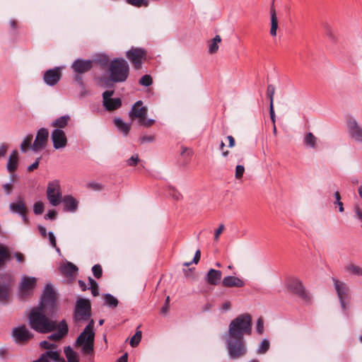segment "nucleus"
<instances>
[{
	"label": "nucleus",
	"instance_id": "1",
	"mask_svg": "<svg viewBox=\"0 0 362 362\" xmlns=\"http://www.w3.org/2000/svg\"><path fill=\"white\" fill-rule=\"evenodd\" d=\"M56 306L54 291L50 284H47L42 295L40 305L33 308L29 315L28 320L30 327L35 331L46 334L54 331L57 327L55 321L49 319L47 315H52Z\"/></svg>",
	"mask_w": 362,
	"mask_h": 362
},
{
	"label": "nucleus",
	"instance_id": "2",
	"mask_svg": "<svg viewBox=\"0 0 362 362\" xmlns=\"http://www.w3.org/2000/svg\"><path fill=\"white\" fill-rule=\"evenodd\" d=\"M252 333V317L247 313L241 314L231 320L228 325L227 335L243 337Z\"/></svg>",
	"mask_w": 362,
	"mask_h": 362
},
{
	"label": "nucleus",
	"instance_id": "3",
	"mask_svg": "<svg viewBox=\"0 0 362 362\" xmlns=\"http://www.w3.org/2000/svg\"><path fill=\"white\" fill-rule=\"evenodd\" d=\"M93 326L94 321L90 320L75 341L74 346L81 347L83 354L90 355L93 353L95 337Z\"/></svg>",
	"mask_w": 362,
	"mask_h": 362
},
{
	"label": "nucleus",
	"instance_id": "4",
	"mask_svg": "<svg viewBox=\"0 0 362 362\" xmlns=\"http://www.w3.org/2000/svg\"><path fill=\"white\" fill-rule=\"evenodd\" d=\"M129 67L124 59L116 58L110 64V80L115 83L124 82L129 76Z\"/></svg>",
	"mask_w": 362,
	"mask_h": 362
},
{
	"label": "nucleus",
	"instance_id": "5",
	"mask_svg": "<svg viewBox=\"0 0 362 362\" xmlns=\"http://www.w3.org/2000/svg\"><path fill=\"white\" fill-rule=\"evenodd\" d=\"M226 348L231 359H238L247 354V349L243 337L226 336Z\"/></svg>",
	"mask_w": 362,
	"mask_h": 362
},
{
	"label": "nucleus",
	"instance_id": "6",
	"mask_svg": "<svg viewBox=\"0 0 362 362\" xmlns=\"http://www.w3.org/2000/svg\"><path fill=\"white\" fill-rule=\"evenodd\" d=\"M91 304L88 299L79 298L76 301L74 310L73 320L74 322H86L90 320Z\"/></svg>",
	"mask_w": 362,
	"mask_h": 362
},
{
	"label": "nucleus",
	"instance_id": "7",
	"mask_svg": "<svg viewBox=\"0 0 362 362\" xmlns=\"http://www.w3.org/2000/svg\"><path fill=\"white\" fill-rule=\"evenodd\" d=\"M47 198L49 204L56 206L62 202V194L59 180H53L48 183L47 187Z\"/></svg>",
	"mask_w": 362,
	"mask_h": 362
},
{
	"label": "nucleus",
	"instance_id": "8",
	"mask_svg": "<svg viewBox=\"0 0 362 362\" xmlns=\"http://www.w3.org/2000/svg\"><path fill=\"white\" fill-rule=\"evenodd\" d=\"M37 279L32 276H23L18 285V296L24 300L33 294L36 286Z\"/></svg>",
	"mask_w": 362,
	"mask_h": 362
},
{
	"label": "nucleus",
	"instance_id": "9",
	"mask_svg": "<svg viewBox=\"0 0 362 362\" xmlns=\"http://www.w3.org/2000/svg\"><path fill=\"white\" fill-rule=\"evenodd\" d=\"M287 286L291 292L299 296L302 300L305 303L310 302V295L305 289L300 280L297 278H291L288 281Z\"/></svg>",
	"mask_w": 362,
	"mask_h": 362
},
{
	"label": "nucleus",
	"instance_id": "10",
	"mask_svg": "<svg viewBox=\"0 0 362 362\" xmlns=\"http://www.w3.org/2000/svg\"><path fill=\"white\" fill-rule=\"evenodd\" d=\"M11 336L18 344H25L33 337V334L24 325L14 327Z\"/></svg>",
	"mask_w": 362,
	"mask_h": 362
},
{
	"label": "nucleus",
	"instance_id": "11",
	"mask_svg": "<svg viewBox=\"0 0 362 362\" xmlns=\"http://www.w3.org/2000/svg\"><path fill=\"white\" fill-rule=\"evenodd\" d=\"M126 56L132 63L134 69H139L143 60L146 58V52L141 48H132L127 52Z\"/></svg>",
	"mask_w": 362,
	"mask_h": 362
},
{
	"label": "nucleus",
	"instance_id": "12",
	"mask_svg": "<svg viewBox=\"0 0 362 362\" xmlns=\"http://www.w3.org/2000/svg\"><path fill=\"white\" fill-rule=\"evenodd\" d=\"M49 136V132L45 128H40L36 134L33 144L30 146L31 149L35 151H39L45 148Z\"/></svg>",
	"mask_w": 362,
	"mask_h": 362
},
{
	"label": "nucleus",
	"instance_id": "13",
	"mask_svg": "<svg viewBox=\"0 0 362 362\" xmlns=\"http://www.w3.org/2000/svg\"><path fill=\"white\" fill-rule=\"evenodd\" d=\"M350 138L356 143L362 144V127L354 119H350L347 123Z\"/></svg>",
	"mask_w": 362,
	"mask_h": 362
},
{
	"label": "nucleus",
	"instance_id": "14",
	"mask_svg": "<svg viewBox=\"0 0 362 362\" xmlns=\"http://www.w3.org/2000/svg\"><path fill=\"white\" fill-rule=\"evenodd\" d=\"M114 90H106L103 93V104L108 111H112L122 105L121 99L119 98H112Z\"/></svg>",
	"mask_w": 362,
	"mask_h": 362
},
{
	"label": "nucleus",
	"instance_id": "15",
	"mask_svg": "<svg viewBox=\"0 0 362 362\" xmlns=\"http://www.w3.org/2000/svg\"><path fill=\"white\" fill-rule=\"evenodd\" d=\"M51 139L55 149L64 148L67 145V139L62 129H54L51 134Z\"/></svg>",
	"mask_w": 362,
	"mask_h": 362
},
{
	"label": "nucleus",
	"instance_id": "16",
	"mask_svg": "<svg viewBox=\"0 0 362 362\" xmlns=\"http://www.w3.org/2000/svg\"><path fill=\"white\" fill-rule=\"evenodd\" d=\"M142 105H143V103L141 100L136 102L133 105V106L129 113V117L132 119H137L139 122L144 117H146L148 109L146 107L143 106Z\"/></svg>",
	"mask_w": 362,
	"mask_h": 362
},
{
	"label": "nucleus",
	"instance_id": "17",
	"mask_svg": "<svg viewBox=\"0 0 362 362\" xmlns=\"http://www.w3.org/2000/svg\"><path fill=\"white\" fill-rule=\"evenodd\" d=\"M62 77L60 68L56 67L46 71L43 76L45 83L50 86L56 85Z\"/></svg>",
	"mask_w": 362,
	"mask_h": 362
},
{
	"label": "nucleus",
	"instance_id": "18",
	"mask_svg": "<svg viewBox=\"0 0 362 362\" xmlns=\"http://www.w3.org/2000/svg\"><path fill=\"white\" fill-rule=\"evenodd\" d=\"M334 288L338 295V298L339 299L341 308L345 309L346 308V300L349 296V288L347 286L341 281L338 280H334Z\"/></svg>",
	"mask_w": 362,
	"mask_h": 362
},
{
	"label": "nucleus",
	"instance_id": "19",
	"mask_svg": "<svg viewBox=\"0 0 362 362\" xmlns=\"http://www.w3.org/2000/svg\"><path fill=\"white\" fill-rule=\"evenodd\" d=\"M93 67V62L90 59H76L71 64V69L76 74H84Z\"/></svg>",
	"mask_w": 362,
	"mask_h": 362
},
{
	"label": "nucleus",
	"instance_id": "20",
	"mask_svg": "<svg viewBox=\"0 0 362 362\" xmlns=\"http://www.w3.org/2000/svg\"><path fill=\"white\" fill-rule=\"evenodd\" d=\"M5 279L6 281H2V277L0 278V302H6L8 298L11 276L6 275Z\"/></svg>",
	"mask_w": 362,
	"mask_h": 362
},
{
	"label": "nucleus",
	"instance_id": "21",
	"mask_svg": "<svg viewBox=\"0 0 362 362\" xmlns=\"http://www.w3.org/2000/svg\"><path fill=\"white\" fill-rule=\"evenodd\" d=\"M68 331L69 327L67 323L64 320H63L59 322L57 327V331L50 334L48 337V339L56 341H59L68 333Z\"/></svg>",
	"mask_w": 362,
	"mask_h": 362
},
{
	"label": "nucleus",
	"instance_id": "22",
	"mask_svg": "<svg viewBox=\"0 0 362 362\" xmlns=\"http://www.w3.org/2000/svg\"><path fill=\"white\" fill-rule=\"evenodd\" d=\"M222 284L225 287L240 288L245 286V282L238 277L234 276H227L223 278Z\"/></svg>",
	"mask_w": 362,
	"mask_h": 362
},
{
	"label": "nucleus",
	"instance_id": "23",
	"mask_svg": "<svg viewBox=\"0 0 362 362\" xmlns=\"http://www.w3.org/2000/svg\"><path fill=\"white\" fill-rule=\"evenodd\" d=\"M222 273L219 270L210 269L205 277L206 281L211 285H218L221 279Z\"/></svg>",
	"mask_w": 362,
	"mask_h": 362
},
{
	"label": "nucleus",
	"instance_id": "24",
	"mask_svg": "<svg viewBox=\"0 0 362 362\" xmlns=\"http://www.w3.org/2000/svg\"><path fill=\"white\" fill-rule=\"evenodd\" d=\"M18 167V153L16 150L12 151L11 153L7 164L6 169L9 173H13Z\"/></svg>",
	"mask_w": 362,
	"mask_h": 362
},
{
	"label": "nucleus",
	"instance_id": "25",
	"mask_svg": "<svg viewBox=\"0 0 362 362\" xmlns=\"http://www.w3.org/2000/svg\"><path fill=\"white\" fill-rule=\"evenodd\" d=\"M62 202L64 204V210L66 211L74 212L78 207V202L71 195L62 197Z\"/></svg>",
	"mask_w": 362,
	"mask_h": 362
},
{
	"label": "nucleus",
	"instance_id": "26",
	"mask_svg": "<svg viewBox=\"0 0 362 362\" xmlns=\"http://www.w3.org/2000/svg\"><path fill=\"white\" fill-rule=\"evenodd\" d=\"M60 269L64 275L69 277L74 276L78 271L77 267L69 262H67L66 264L62 265Z\"/></svg>",
	"mask_w": 362,
	"mask_h": 362
},
{
	"label": "nucleus",
	"instance_id": "27",
	"mask_svg": "<svg viewBox=\"0 0 362 362\" xmlns=\"http://www.w3.org/2000/svg\"><path fill=\"white\" fill-rule=\"evenodd\" d=\"M10 210L13 212L20 214L23 212H27V208L25 204L21 199H19L16 202H13L9 204Z\"/></svg>",
	"mask_w": 362,
	"mask_h": 362
},
{
	"label": "nucleus",
	"instance_id": "28",
	"mask_svg": "<svg viewBox=\"0 0 362 362\" xmlns=\"http://www.w3.org/2000/svg\"><path fill=\"white\" fill-rule=\"evenodd\" d=\"M317 138L311 132L307 133L303 139L304 144L309 148L313 149L317 147Z\"/></svg>",
	"mask_w": 362,
	"mask_h": 362
},
{
	"label": "nucleus",
	"instance_id": "29",
	"mask_svg": "<svg viewBox=\"0 0 362 362\" xmlns=\"http://www.w3.org/2000/svg\"><path fill=\"white\" fill-rule=\"evenodd\" d=\"M70 117L69 115L62 116L53 121L52 126L56 127V129H62L67 126Z\"/></svg>",
	"mask_w": 362,
	"mask_h": 362
},
{
	"label": "nucleus",
	"instance_id": "30",
	"mask_svg": "<svg viewBox=\"0 0 362 362\" xmlns=\"http://www.w3.org/2000/svg\"><path fill=\"white\" fill-rule=\"evenodd\" d=\"M115 126L124 134L127 135L130 130V124L125 123L121 118H115L114 119Z\"/></svg>",
	"mask_w": 362,
	"mask_h": 362
},
{
	"label": "nucleus",
	"instance_id": "31",
	"mask_svg": "<svg viewBox=\"0 0 362 362\" xmlns=\"http://www.w3.org/2000/svg\"><path fill=\"white\" fill-rule=\"evenodd\" d=\"M8 260H10V252L6 246L0 243V267H2Z\"/></svg>",
	"mask_w": 362,
	"mask_h": 362
},
{
	"label": "nucleus",
	"instance_id": "32",
	"mask_svg": "<svg viewBox=\"0 0 362 362\" xmlns=\"http://www.w3.org/2000/svg\"><path fill=\"white\" fill-rule=\"evenodd\" d=\"M270 12H271L270 34L272 36H276V30L278 28V20H277L275 10L274 8H272Z\"/></svg>",
	"mask_w": 362,
	"mask_h": 362
},
{
	"label": "nucleus",
	"instance_id": "33",
	"mask_svg": "<svg viewBox=\"0 0 362 362\" xmlns=\"http://www.w3.org/2000/svg\"><path fill=\"white\" fill-rule=\"evenodd\" d=\"M64 351L68 362H78L77 354L69 346H66Z\"/></svg>",
	"mask_w": 362,
	"mask_h": 362
},
{
	"label": "nucleus",
	"instance_id": "34",
	"mask_svg": "<svg viewBox=\"0 0 362 362\" xmlns=\"http://www.w3.org/2000/svg\"><path fill=\"white\" fill-rule=\"evenodd\" d=\"M60 351H47L44 354H42L41 356L45 358L49 361V359H51L54 361L58 362L60 361V356H59Z\"/></svg>",
	"mask_w": 362,
	"mask_h": 362
},
{
	"label": "nucleus",
	"instance_id": "35",
	"mask_svg": "<svg viewBox=\"0 0 362 362\" xmlns=\"http://www.w3.org/2000/svg\"><path fill=\"white\" fill-rule=\"evenodd\" d=\"M221 41L220 35H216L210 42L209 45V52L210 54L216 53L218 49V44Z\"/></svg>",
	"mask_w": 362,
	"mask_h": 362
},
{
	"label": "nucleus",
	"instance_id": "36",
	"mask_svg": "<svg viewBox=\"0 0 362 362\" xmlns=\"http://www.w3.org/2000/svg\"><path fill=\"white\" fill-rule=\"evenodd\" d=\"M104 298H105V303L109 306L110 308H115L118 305V300L117 299L113 296L112 295L110 294V293H106L105 296H104Z\"/></svg>",
	"mask_w": 362,
	"mask_h": 362
},
{
	"label": "nucleus",
	"instance_id": "37",
	"mask_svg": "<svg viewBox=\"0 0 362 362\" xmlns=\"http://www.w3.org/2000/svg\"><path fill=\"white\" fill-rule=\"evenodd\" d=\"M126 2L132 5L133 6L140 8V7H147L149 5L148 0H126Z\"/></svg>",
	"mask_w": 362,
	"mask_h": 362
},
{
	"label": "nucleus",
	"instance_id": "38",
	"mask_svg": "<svg viewBox=\"0 0 362 362\" xmlns=\"http://www.w3.org/2000/svg\"><path fill=\"white\" fill-rule=\"evenodd\" d=\"M33 140V135H27L21 144V151L22 152H26L29 146H31V141Z\"/></svg>",
	"mask_w": 362,
	"mask_h": 362
},
{
	"label": "nucleus",
	"instance_id": "39",
	"mask_svg": "<svg viewBox=\"0 0 362 362\" xmlns=\"http://www.w3.org/2000/svg\"><path fill=\"white\" fill-rule=\"evenodd\" d=\"M269 341L267 339H264L262 341L259 346H258L257 349V353L259 354H264L269 350Z\"/></svg>",
	"mask_w": 362,
	"mask_h": 362
},
{
	"label": "nucleus",
	"instance_id": "40",
	"mask_svg": "<svg viewBox=\"0 0 362 362\" xmlns=\"http://www.w3.org/2000/svg\"><path fill=\"white\" fill-rule=\"evenodd\" d=\"M141 335H142V333L140 330H137L135 334L132 337V339L130 340V345L132 347H135L139 344V342L141 339Z\"/></svg>",
	"mask_w": 362,
	"mask_h": 362
},
{
	"label": "nucleus",
	"instance_id": "41",
	"mask_svg": "<svg viewBox=\"0 0 362 362\" xmlns=\"http://www.w3.org/2000/svg\"><path fill=\"white\" fill-rule=\"evenodd\" d=\"M275 86L272 84H269L267 86V95L269 98V105H274V95L275 93Z\"/></svg>",
	"mask_w": 362,
	"mask_h": 362
},
{
	"label": "nucleus",
	"instance_id": "42",
	"mask_svg": "<svg viewBox=\"0 0 362 362\" xmlns=\"http://www.w3.org/2000/svg\"><path fill=\"white\" fill-rule=\"evenodd\" d=\"M139 83L143 86L148 87L152 84L153 80L150 75L146 74L139 79Z\"/></svg>",
	"mask_w": 362,
	"mask_h": 362
},
{
	"label": "nucleus",
	"instance_id": "43",
	"mask_svg": "<svg viewBox=\"0 0 362 362\" xmlns=\"http://www.w3.org/2000/svg\"><path fill=\"white\" fill-rule=\"evenodd\" d=\"M347 269L353 274L357 276H362V267H360L354 264H350L348 266Z\"/></svg>",
	"mask_w": 362,
	"mask_h": 362
},
{
	"label": "nucleus",
	"instance_id": "44",
	"mask_svg": "<svg viewBox=\"0 0 362 362\" xmlns=\"http://www.w3.org/2000/svg\"><path fill=\"white\" fill-rule=\"evenodd\" d=\"M334 198L336 199L334 204L339 206V211L340 212H344V209L343 203L341 202V196H340L339 192L338 191H337L334 192Z\"/></svg>",
	"mask_w": 362,
	"mask_h": 362
},
{
	"label": "nucleus",
	"instance_id": "45",
	"mask_svg": "<svg viewBox=\"0 0 362 362\" xmlns=\"http://www.w3.org/2000/svg\"><path fill=\"white\" fill-rule=\"evenodd\" d=\"M44 211V204L42 202H37L33 206V211L36 215L41 214Z\"/></svg>",
	"mask_w": 362,
	"mask_h": 362
},
{
	"label": "nucleus",
	"instance_id": "46",
	"mask_svg": "<svg viewBox=\"0 0 362 362\" xmlns=\"http://www.w3.org/2000/svg\"><path fill=\"white\" fill-rule=\"evenodd\" d=\"M92 272L94 276L97 279H100L103 274V269L100 264H95L92 267Z\"/></svg>",
	"mask_w": 362,
	"mask_h": 362
},
{
	"label": "nucleus",
	"instance_id": "47",
	"mask_svg": "<svg viewBox=\"0 0 362 362\" xmlns=\"http://www.w3.org/2000/svg\"><path fill=\"white\" fill-rule=\"evenodd\" d=\"M245 172V168L242 165H238L235 168V177L236 179L239 180L242 178Z\"/></svg>",
	"mask_w": 362,
	"mask_h": 362
},
{
	"label": "nucleus",
	"instance_id": "48",
	"mask_svg": "<svg viewBox=\"0 0 362 362\" xmlns=\"http://www.w3.org/2000/svg\"><path fill=\"white\" fill-rule=\"evenodd\" d=\"M200 256H201V252L199 250H197L195 252V255L194 256V258L192 261V262H185L183 264L184 266L185 267H188L192 263H194V264H197L199 261V259H200Z\"/></svg>",
	"mask_w": 362,
	"mask_h": 362
},
{
	"label": "nucleus",
	"instance_id": "49",
	"mask_svg": "<svg viewBox=\"0 0 362 362\" xmlns=\"http://www.w3.org/2000/svg\"><path fill=\"white\" fill-rule=\"evenodd\" d=\"M256 329L259 334H262L264 332V321L262 317L258 318L257 320Z\"/></svg>",
	"mask_w": 362,
	"mask_h": 362
},
{
	"label": "nucleus",
	"instance_id": "50",
	"mask_svg": "<svg viewBox=\"0 0 362 362\" xmlns=\"http://www.w3.org/2000/svg\"><path fill=\"white\" fill-rule=\"evenodd\" d=\"M48 236H49V243L51 244V245L54 247L57 252H59V249L57 247V243H56V238H55V236L53 233V232L52 231H49L48 233Z\"/></svg>",
	"mask_w": 362,
	"mask_h": 362
},
{
	"label": "nucleus",
	"instance_id": "51",
	"mask_svg": "<svg viewBox=\"0 0 362 362\" xmlns=\"http://www.w3.org/2000/svg\"><path fill=\"white\" fill-rule=\"evenodd\" d=\"M40 346L45 349H51L57 347L56 344L49 343L47 341H40Z\"/></svg>",
	"mask_w": 362,
	"mask_h": 362
},
{
	"label": "nucleus",
	"instance_id": "52",
	"mask_svg": "<svg viewBox=\"0 0 362 362\" xmlns=\"http://www.w3.org/2000/svg\"><path fill=\"white\" fill-rule=\"evenodd\" d=\"M139 161V158L138 155H134L129 159H128L127 160V165L129 166H134L138 163Z\"/></svg>",
	"mask_w": 362,
	"mask_h": 362
},
{
	"label": "nucleus",
	"instance_id": "53",
	"mask_svg": "<svg viewBox=\"0 0 362 362\" xmlns=\"http://www.w3.org/2000/svg\"><path fill=\"white\" fill-rule=\"evenodd\" d=\"M155 122V120L153 119H146V117H144L142 120H141L139 123L140 125L144 126L145 127H151L153 123Z\"/></svg>",
	"mask_w": 362,
	"mask_h": 362
},
{
	"label": "nucleus",
	"instance_id": "54",
	"mask_svg": "<svg viewBox=\"0 0 362 362\" xmlns=\"http://www.w3.org/2000/svg\"><path fill=\"white\" fill-rule=\"evenodd\" d=\"M74 80L78 83V84L79 85V86L81 88L84 89V83H83L81 74H76V76H74Z\"/></svg>",
	"mask_w": 362,
	"mask_h": 362
},
{
	"label": "nucleus",
	"instance_id": "55",
	"mask_svg": "<svg viewBox=\"0 0 362 362\" xmlns=\"http://www.w3.org/2000/svg\"><path fill=\"white\" fill-rule=\"evenodd\" d=\"M169 302H170V297L167 296V298L165 299V304L160 309V313L162 314H166L168 313V308H169Z\"/></svg>",
	"mask_w": 362,
	"mask_h": 362
},
{
	"label": "nucleus",
	"instance_id": "56",
	"mask_svg": "<svg viewBox=\"0 0 362 362\" xmlns=\"http://www.w3.org/2000/svg\"><path fill=\"white\" fill-rule=\"evenodd\" d=\"M3 188L6 194L9 195L13 190V185L11 183H6L3 185Z\"/></svg>",
	"mask_w": 362,
	"mask_h": 362
},
{
	"label": "nucleus",
	"instance_id": "57",
	"mask_svg": "<svg viewBox=\"0 0 362 362\" xmlns=\"http://www.w3.org/2000/svg\"><path fill=\"white\" fill-rule=\"evenodd\" d=\"M140 141L141 144L153 142L154 141V136L152 135L150 136H143L140 138Z\"/></svg>",
	"mask_w": 362,
	"mask_h": 362
},
{
	"label": "nucleus",
	"instance_id": "58",
	"mask_svg": "<svg viewBox=\"0 0 362 362\" xmlns=\"http://www.w3.org/2000/svg\"><path fill=\"white\" fill-rule=\"evenodd\" d=\"M41 159V157H39L36 159L35 162H34L32 165H29L28 167V171L30 172L34 170L35 169H37L39 166V163Z\"/></svg>",
	"mask_w": 362,
	"mask_h": 362
},
{
	"label": "nucleus",
	"instance_id": "59",
	"mask_svg": "<svg viewBox=\"0 0 362 362\" xmlns=\"http://www.w3.org/2000/svg\"><path fill=\"white\" fill-rule=\"evenodd\" d=\"M57 215V212L54 210H49L48 212L45 214V219H50L53 220L55 218Z\"/></svg>",
	"mask_w": 362,
	"mask_h": 362
},
{
	"label": "nucleus",
	"instance_id": "60",
	"mask_svg": "<svg viewBox=\"0 0 362 362\" xmlns=\"http://www.w3.org/2000/svg\"><path fill=\"white\" fill-rule=\"evenodd\" d=\"M269 115H270L271 120H272L273 124H274L276 122V116H275V112H274V105H269Z\"/></svg>",
	"mask_w": 362,
	"mask_h": 362
},
{
	"label": "nucleus",
	"instance_id": "61",
	"mask_svg": "<svg viewBox=\"0 0 362 362\" xmlns=\"http://www.w3.org/2000/svg\"><path fill=\"white\" fill-rule=\"evenodd\" d=\"M223 229H224V225L221 224L219 226V227L217 228V230L215 231V235H214L215 240H218L219 235L223 232Z\"/></svg>",
	"mask_w": 362,
	"mask_h": 362
},
{
	"label": "nucleus",
	"instance_id": "62",
	"mask_svg": "<svg viewBox=\"0 0 362 362\" xmlns=\"http://www.w3.org/2000/svg\"><path fill=\"white\" fill-rule=\"evenodd\" d=\"M8 146L6 144H1L0 146V158L5 156L8 151Z\"/></svg>",
	"mask_w": 362,
	"mask_h": 362
},
{
	"label": "nucleus",
	"instance_id": "63",
	"mask_svg": "<svg viewBox=\"0 0 362 362\" xmlns=\"http://www.w3.org/2000/svg\"><path fill=\"white\" fill-rule=\"evenodd\" d=\"M170 195L172 196L175 199H177V200H178L181 197V194L178 192H177L175 189H170Z\"/></svg>",
	"mask_w": 362,
	"mask_h": 362
},
{
	"label": "nucleus",
	"instance_id": "64",
	"mask_svg": "<svg viewBox=\"0 0 362 362\" xmlns=\"http://www.w3.org/2000/svg\"><path fill=\"white\" fill-rule=\"evenodd\" d=\"M15 257L18 262H23L24 261V256L21 252H16Z\"/></svg>",
	"mask_w": 362,
	"mask_h": 362
}]
</instances>
